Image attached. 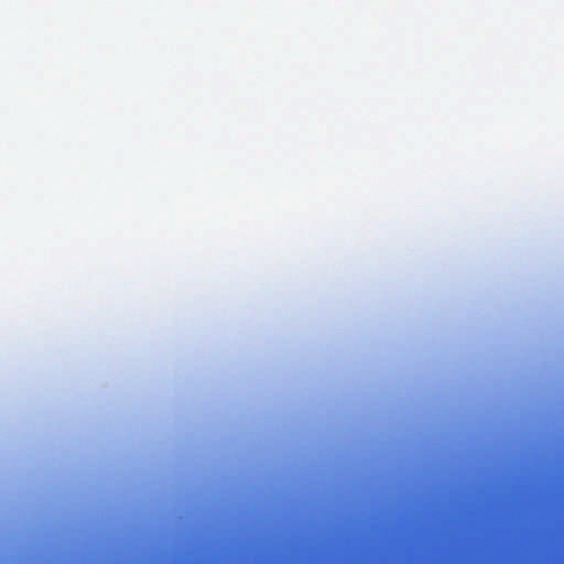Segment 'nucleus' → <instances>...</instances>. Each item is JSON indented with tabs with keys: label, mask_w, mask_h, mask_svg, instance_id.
Segmentation results:
<instances>
[{
	"label": "nucleus",
	"mask_w": 564,
	"mask_h": 564,
	"mask_svg": "<svg viewBox=\"0 0 564 564\" xmlns=\"http://www.w3.org/2000/svg\"><path fill=\"white\" fill-rule=\"evenodd\" d=\"M424 521L425 522L427 521V513L426 512L424 513Z\"/></svg>",
	"instance_id": "f257e3e1"
},
{
	"label": "nucleus",
	"mask_w": 564,
	"mask_h": 564,
	"mask_svg": "<svg viewBox=\"0 0 564 564\" xmlns=\"http://www.w3.org/2000/svg\"><path fill=\"white\" fill-rule=\"evenodd\" d=\"M424 521L425 522L427 521V513L426 512L424 513Z\"/></svg>",
	"instance_id": "f03ea898"
},
{
	"label": "nucleus",
	"mask_w": 564,
	"mask_h": 564,
	"mask_svg": "<svg viewBox=\"0 0 564 564\" xmlns=\"http://www.w3.org/2000/svg\"><path fill=\"white\" fill-rule=\"evenodd\" d=\"M424 521L425 522L427 521V513L426 512L424 513Z\"/></svg>",
	"instance_id": "7ed1b4c3"
},
{
	"label": "nucleus",
	"mask_w": 564,
	"mask_h": 564,
	"mask_svg": "<svg viewBox=\"0 0 564 564\" xmlns=\"http://www.w3.org/2000/svg\"><path fill=\"white\" fill-rule=\"evenodd\" d=\"M424 530H425V531L427 530V527H426V525L424 527Z\"/></svg>",
	"instance_id": "20e7f679"
}]
</instances>
